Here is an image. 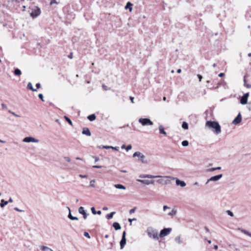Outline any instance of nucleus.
<instances>
[{
  "label": "nucleus",
  "mask_w": 251,
  "mask_h": 251,
  "mask_svg": "<svg viewBox=\"0 0 251 251\" xmlns=\"http://www.w3.org/2000/svg\"><path fill=\"white\" fill-rule=\"evenodd\" d=\"M206 126L210 128L214 129L215 130L214 133L216 134H219L221 132V126L217 122L212 121H207Z\"/></svg>",
  "instance_id": "nucleus-1"
},
{
  "label": "nucleus",
  "mask_w": 251,
  "mask_h": 251,
  "mask_svg": "<svg viewBox=\"0 0 251 251\" xmlns=\"http://www.w3.org/2000/svg\"><path fill=\"white\" fill-rule=\"evenodd\" d=\"M146 232L150 238L155 240H158V231L156 229L151 226H149L147 228Z\"/></svg>",
  "instance_id": "nucleus-2"
},
{
  "label": "nucleus",
  "mask_w": 251,
  "mask_h": 251,
  "mask_svg": "<svg viewBox=\"0 0 251 251\" xmlns=\"http://www.w3.org/2000/svg\"><path fill=\"white\" fill-rule=\"evenodd\" d=\"M138 121L143 126L153 125V122L149 118H140Z\"/></svg>",
  "instance_id": "nucleus-3"
},
{
  "label": "nucleus",
  "mask_w": 251,
  "mask_h": 251,
  "mask_svg": "<svg viewBox=\"0 0 251 251\" xmlns=\"http://www.w3.org/2000/svg\"><path fill=\"white\" fill-rule=\"evenodd\" d=\"M133 157H137L139 161L143 163H147V161L145 160V156L141 152L139 151L135 152L133 154Z\"/></svg>",
  "instance_id": "nucleus-4"
},
{
  "label": "nucleus",
  "mask_w": 251,
  "mask_h": 251,
  "mask_svg": "<svg viewBox=\"0 0 251 251\" xmlns=\"http://www.w3.org/2000/svg\"><path fill=\"white\" fill-rule=\"evenodd\" d=\"M41 13L40 9L37 6H35L34 9H32L31 12L30 13V16L33 18H35L38 16Z\"/></svg>",
  "instance_id": "nucleus-5"
},
{
  "label": "nucleus",
  "mask_w": 251,
  "mask_h": 251,
  "mask_svg": "<svg viewBox=\"0 0 251 251\" xmlns=\"http://www.w3.org/2000/svg\"><path fill=\"white\" fill-rule=\"evenodd\" d=\"M172 230L171 228H165L161 230L159 235L160 238H162L169 234Z\"/></svg>",
  "instance_id": "nucleus-6"
},
{
  "label": "nucleus",
  "mask_w": 251,
  "mask_h": 251,
  "mask_svg": "<svg viewBox=\"0 0 251 251\" xmlns=\"http://www.w3.org/2000/svg\"><path fill=\"white\" fill-rule=\"evenodd\" d=\"M23 141L24 142H26V143H30V142L38 143L39 141L38 139H37L33 137L29 136V137H26L25 138L23 139Z\"/></svg>",
  "instance_id": "nucleus-7"
},
{
  "label": "nucleus",
  "mask_w": 251,
  "mask_h": 251,
  "mask_svg": "<svg viewBox=\"0 0 251 251\" xmlns=\"http://www.w3.org/2000/svg\"><path fill=\"white\" fill-rule=\"evenodd\" d=\"M126 232L125 231H124L123 232L122 239H121V240L120 241V248L121 249H123L124 248L125 245L126 244Z\"/></svg>",
  "instance_id": "nucleus-8"
},
{
  "label": "nucleus",
  "mask_w": 251,
  "mask_h": 251,
  "mask_svg": "<svg viewBox=\"0 0 251 251\" xmlns=\"http://www.w3.org/2000/svg\"><path fill=\"white\" fill-rule=\"evenodd\" d=\"M136 181L147 185H149L150 184H153L154 183V180H153L137 179Z\"/></svg>",
  "instance_id": "nucleus-9"
},
{
  "label": "nucleus",
  "mask_w": 251,
  "mask_h": 251,
  "mask_svg": "<svg viewBox=\"0 0 251 251\" xmlns=\"http://www.w3.org/2000/svg\"><path fill=\"white\" fill-rule=\"evenodd\" d=\"M78 211L79 214H82L83 215V218L85 220L87 219L88 216L89 214L86 213V211L84 209V208L82 206L79 207Z\"/></svg>",
  "instance_id": "nucleus-10"
},
{
  "label": "nucleus",
  "mask_w": 251,
  "mask_h": 251,
  "mask_svg": "<svg viewBox=\"0 0 251 251\" xmlns=\"http://www.w3.org/2000/svg\"><path fill=\"white\" fill-rule=\"evenodd\" d=\"M249 96V93H247L241 97V99L240 100V103L243 104L245 105L248 102V99Z\"/></svg>",
  "instance_id": "nucleus-11"
},
{
  "label": "nucleus",
  "mask_w": 251,
  "mask_h": 251,
  "mask_svg": "<svg viewBox=\"0 0 251 251\" xmlns=\"http://www.w3.org/2000/svg\"><path fill=\"white\" fill-rule=\"evenodd\" d=\"M222 176V174H220L215 176H212L207 180L206 184H207L209 181H217L221 178Z\"/></svg>",
  "instance_id": "nucleus-12"
},
{
  "label": "nucleus",
  "mask_w": 251,
  "mask_h": 251,
  "mask_svg": "<svg viewBox=\"0 0 251 251\" xmlns=\"http://www.w3.org/2000/svg\"><path fill=\"white\" fill-rule=\"evenodd\" d=\"M242 121V116L240 113H239L237 117L232 121L233 125H237L239 124Z\"/></svg>",
  "instance_id": "nucleus-13"
},
{
  "label": "nucleus",
  "mask_w": 251,
  "mask_h": 251,
  "mask_svg": "<svg viewBox=\"0 0 251 251\" xmlns=\"http://www.w3.org/2000/svg\"><path fill=\"white\" fill-rule=\"evenodd\" d=\"M160 176H152L151 175H140L139 177L141 178H155L158 177H161Z\"/></svg>",
  "instance_id": "nucleus-14"
},
{
  "label": "nucleus",
  "mask_w": 251,
  "mask_h": 251,
  "mask_svg": "<svg viewBox=\"0 0 251 251\" xmlns=\"http://www.w3.org/2000/svg\"><path fill=\"white\" fill-rule=\"evenodd\" d=\"M176 185H179L182 187H184L186 185V184L184 181L180 180L178 179H176Z\"/></svg>",
  "instance_id": "nucleus-15"
},
{
  "label": "nucleus",
  "mask_w": 251,
  "mask_h": 251,
  "mask_svg": "<svg viewBox=\"0 0 251 251\" xmlns=\"http://www.w3.org/2000/svg\"><path fill=\"white\" fill-rule=\"evenodd\" d=\"M67 210L69 211V214L68 217L71 219V220H78V218L76 217L73 216L71 212L70 208L69 207H67Z\"/></svg>",
  "instance_id": "nucleus-16"
},
{
  "label": "nucleus",
  "mask_w": 251,
  "mask_h": 251,
  "mask_svg": "<svg viewBox=\"0 0 251 251\" xmlns=\"http://www.w3.org/2000/svg\"><path fill=\"white\" fill-rule=\"evenodd\" d=\"M82 134L86 135L87 136H90L91 135V133L89 130V129L88 128H84L83 129Z\"/></svg>",
  "instance_id": "nucleus-17"
},
{
  "label": "nucleus",
  "mask_w": 251,
  "mask_h": 251,
  "mask_svg": "<svg viewBox=\"0 0 251 251\" xmlns=\"http://www.w3.org/2000/svg\"><path fill=\"white\" fill-rule=\"evenodd\" d=\"M237 230L240 231L245 234L251 237V233L249 232L247 230L241 228H238Z\"/></svg>",
  "instance_id": "nucleus-18"
},
{
  "label": "nucleus",
  "mask_w": 251,
  "mask_h": 251,
  "mask_svg": "<svg viewBox=\"0 0 251 251\" xmlns=\"http://www.w3.org/2000/svg\"><path fill=\"white\" fill-rule=\"evenodd\" d=\"M158 129H159L160 134H164V135H166L167 134V133L164 130V127H163V126L162 125H160L158 127Z\"/></svg>",
  "instance_id": "nucleus-19"
},
{
  "label": "nucleus",
  "mask_w": 251,
  "mask_h": 251,
  "mask_svg": "<svg viewBox=\"0 0 251 251\" xmlns=\"http://www.w3.org/2000/svg\"><path fill=\"white\" fill-rule=\"evenodd\" d=\"M113 226L116 230H119L121 228L120 225L117 222H114L113 224Z\"/></svg>",
  "instance_id": "nucleus-20"
},
{
  "label": "nucleus",
  "mask_w": 251,
  "mask_h": 251,
  "mask_svg": "<svg viewBox=\"0 0 251 251\" xmlns=\"http://www.w3.org/2000/svg\"><path fill=\"white\" fill-rule=\"evenodd\" d=\"M132 4L131 3H130V2H127L125 6V9H129V11H131L132 9Z\"/></svg>",
  "instance_id": "nucleus-21"
},
{
  "label": "nucleus",
  "mask_w": 251,
  "mask_h": 251,
  "mask_svg": "<svg viewBox=\"0 0 251 251\" xmlns=\"http://www.w3.org/2000/svg\"><path fill=\"white\" fill-rule=\"evenodd\" d=\"M8 203V201H5L3 199L1 200L0 202V206L1 208L4 207L5 205H7Z\"/></svg>",
  "instance_id": "nucleus-22"
},
{
  "label": "nucleus",
  "mask_w": 251,
  "mask_h": 251,
  "mask_svg": "<svg viewBox=\"0 0 251 251\" xmlns=\"http://www.w3.org/2000/svg\"><path fill=\"white\" fill-rule=\"evenodd\" d=\"M114 187L117 189H123L125 190L126 189V187L122 184H115Z\"/></svg>",
  "instance_id": "nucleus-23"
},
{
  "label": "nucleus",
  "mask_w": 251,
  "mask_h": 251,
  "mask_svg": "<svg viewBox=\"0 0 251 251\" xmlns=\"http://www.w3.org/2000/svg\"><path fill=\"white\" fill-rule=\"evenodd\" d=\"M175 241L178 244H181L183 243V241L181 240V237L180 236L176 237Z\"/></svg>",
  "instance_id": "nucleus-24"
},
{
  "label": "nucleus",
  "mask_w": 251,
  "mask_h": 251,
  "mask_svg": "<svg viewBox=\"0 0 251 251\" xmlns=\"http://www.w3.org/2000/svg\"><path fill=\"white\" fill-rule=\"evenodd\" d=\"M27 88L32 91H37V90L33 87L31 82H28L27 85Z\"/></svg>",
  "instance_id": "nucleus-25"
},
{
  "label": "nucleus",
  "mask_w": 251,
  "mask_h": 251,
  "mask_svg": "<svg viewBox=\"0 0 251 251\" xmlns=\"http://www.w3.org/2000/svg\"><path fill=\"white\" fill-rule=\"evenodd\" d=\"M41 250L42 251H53L52 249H51L50 248L48 247H46V246H42L40 248Z\"/></svg>",
  "instance_id": "nucleus-26"
},
{
  "label": "nucleus",
  "mask_w": 251,
  "mask_h": 251,
  "mask_svg": "<svg viewBox=\"0 0 251 251\" xmlns=\"http://www.w3.org/2000/svg\"><path fill=\"white\" fill-rule=\"evenodd\" d=\"M88 119L90 121H93L96 119V116L95 114H91L87 117Z\"/></svg>",
  "instance_id": "nucleus-27"
},
{
  "label": "nucleus",
  "mask_w": 251,
  "mask_h": 251,
  "mask_svg": "<svg viewBox=\"0 0 251 251\" xmlns=\"http://www.w3.org/2000/svg\"><path fill=\"white\" fill-rule=\"evenodd\" d=\"M115 214V212H111L110 214H108L107 215H106V218L108 219V220H110L111 219H112L114 216V215Z\"/></svg>",
  "instance_id": "nucleus-28"
},
{
  "label": "nucleus",
  "mask_w": 251,
  "mask_h": 251,
  "mask_svg": "<svg viewBox=\"0 0 251 251\" xmlns=\"http://www.w3.org/2000/svg\"><path fill=\"white\" fill-rule=\"evenodd\" d=\"M176 210L175 209H172V210L171 212H169L168 213V214L170 216H174L176 214Z\"/></svg>",
  "instance_id": "nucleus-29"
},
{
  "label": "nucleus",
  "mask_w": 251,
  "mask_h": 251,
  "mask_svg": "<svg viewBox=\"0 0 251 251\" xmlns=\"http://www.w3.org/2000/svg\"><path fill=\"white\" fill-rule=\"evenodd\" d=\"M182 127L184 129H188V125L186 122H183L182 125Z\"/></svg>",
  "instance_id": "nucleus-30"
},
{
  "label": "nucleus",
  "mask_w": 251,
  "mask_h": 251,
  "mask_svg": "<svg viewBox=\"0 0 251 251\" xmlns=\"http://www.w3.org/2000/svg\"><path fill=\"white\" fill-rule=\"evenodd\" d=\"M14 74L16 75H21V71L19 69H16L14 70Z\"/></svg>",
  "instance_id": "nucleus-31"
},
{
  "label": "nucleus",
  "mask_w": 251,
  "mask_h": 251,
  "mask_svg": "<svg viewBox=\"0 0 251 251\" xmlns=\"http://www.w3.org/2000/svg\"><path fill=\"white\" fill-rule=\"evenodd\" d=\"M181 145L182 146H183V147H187L189 145V142L187 140H184V141H183L182 142H181Z\"/></svg>",
  "instance_id": "nucleus-32"
},
{
  "label": "nucleus",
  "mask_w": 251,
  "mask_h": 251,
  "mask_svg": "<svg viewBox=\"0 0 251 251\" xmlns=\"http://www.w3.org/2000/svg\"><path fill=\"white\" fill-rule=\"evenodd\" d=\"M64 118L69 123V124L71 126H73V123H72V121L68 117L65 116Z\"/></svg>",
  "instance_id": "nucleus-33"
},
{
  "label": "nucleus",
  "mask_w": 251,
  "mask_h": 251,
  "mask_svg": "<svg viewBox=\"0 0 251 251\" xmlns=\"http://www.w3.org/2000/svg\"><path fill=\"white\" fill-rule=\"evenodd\" d=\"M95 182V179H93L92 180L90 181V186L92 187H95V185H94V183Z\"/></svg>",
  "instance_id": "nucleus-34"
},
{
  "label": "nucleus",
  "mask_w": 251,
  "mask_h": 251,
  "mask_svg": "<svg viewBox=\"0 0 251 251\" xmlns=\"http://www.w3.org/2000/svg\"><path fill=\"white\" fill-rule=\"evenodd\" d=\"M226 213H227V214L229 216H230L231 217H233L234 216V214L232 212H231V211L230 210H227L226 211Z\"/></svg>",
  "instance_id": "nucleus-35"
},
{
  "label": "nucleus",
  "mask_w": 251,
  "mask_h": 251,
  "mask_svg": "<svg viewBox=\"0 0 251 251\" xmlns=\"http://www.w3.org/2000/svg\"><path fill=\"white\" fill-rule=\"evenodd\" d=\"M91 211H92V213L94 215H96V214H97V213H96V210H95V207H91Z\"/></svg>",
  "instance_id": "nucleus-36"
},
{
  "label": "nucleus",
  "mask_w": 251,
  "mask_h": 251,
  "mask_svg": "<svg viewBox=\"0 0 251 251\" xmlns=\"http://www.w3.org/2000/svg\"><path fill=\"white\" fill-rule=\"evenodd\" d=\"M102 148L105 149H113V147L109 146H102Z\"/></svg>",
  "instance_id": "nucleus-37"
},
{
  "label": "nucleus",
  "mask_w": 251,
  "mask_h": 251,
  "mask_svg": "<svg viewBox=\"0 0 251 251\" xmlns=\"http://www.w3.org/2000/svg\"><path fill=\"white\" fill-rule=\"evenodd\" d=\"M84 236H85L86 237L90 239V236L89 235V234L87 232H85L84 233Z\"/></svg>",
  "instance_id": "nucleus-38"
},
{
  "label": "nucleus",
  "mask_w": 251,
  "mask_h": 251,
  "mask_svg": "<svg viewBox=\"0 0 251 251\" xmlns=\"http://www.w3.org/2000/svg\"><path fill=\"white\" fill-rule=\"evenodd\" d=\"M9 112L10 113L12 114L13 115H14V116H15V117H20L18 115H17V114H15V113H14L13 112H12V111H10H10H9Z\"/></svg>",
  "instance_id": "nucleus-39"
},
{
  "label": "nucleus",
  "mask_w": 251,
  "mask_h": 251,
  "mask_svg": "<svg viewBox=\"0 0 251 251\" xmlns=\"http://www.w3.org/2000/svg\"><path fill=\"white\" fill-rule=\"evenodd\" d=\"M131 148H132V146H131V145H128V146L126 147V151H128L129 150H131Z\"/></svg>",
  "instance_id": "nucleus-40"
},
{
  "label": "nucleus",
  "mask_w": 251,
  "mask_h": 251,
  "mask_svg": "<svg viewBox=\"0 0 251 251\" xmlns=\"http://www.w3.org/2000/svg\"><path fill=\"white\" fill-rule=\"evenodd\" d=\"M215 170H216V168H211L207 170L208 172H212Z\"/></svg>",
  "instance_id": "nucleus-41"
},
{
  "label": "nucleus",
  "mask_w": 251,
  "mask_h": 251,
  "mask_svg": "<svg viewBox=\"0 0 251 251\" xmlns=\"http://www.w3.org/2000/svg\"><path fill=\"white\" fill-rule=\"evenodd\" d=\"M38 97L43 101H44L43 99V95L42 94H39Z\"/></svg>",
  "instance_id": "nucleus-42"
},
{
  "label": "nucleus",
  "mask_w": 251,
  "mask_h": 251,
  "mask_svg": "<svg viewBox=\"0 0 251 251\" xmlns=\"http://www.w3.org/2000/svg\"><path fill=\"white\" fill-rule=\"evenodd\" d=\"M165 177H168V178H171L172 180H176V179H177V178H176V177H173V176H165Z\"/></svg>",
  "instance_id": "nucleus-43"
},
{
  "label": "nucleus",
  "mask_w": 251,
  "mask_h": 251,
  "mask_svg": "<svg viewBox=\"0 0 251 251\" xmlns=\"http://www.w3.org/2000/svg\"><path fill=\"white\" fill-rule=\"evenodd\" d=\"M64 159L68 162H70L71 161V159L69 157H65Z\"/></svg>",
  "instance_id": "nucleus-44"
},
{
  "label": "nucleus",
  "mask_w": 251,
  "mask_h": 251,
  "mask_svg": "<svg viewBox=\"0 0 251 251\" xmlns=\"http://www.w3.org/2000/svg\"><path fill=\"white\" fill-rule=\"evenodd\" d=\"M14 209L15 210H16V211H18V212H24V211H23V210H20V209H19L18 208H17V207H15V208H14Z\"/></svg>",
  "instance_id": "nucleus-45"
},
{
  "label": "nucleus",
  "mask_w": 251,
  "mask_h": 251,
  "mask_svg": "<svg viewBox=\"0 0 251 251\" xmlns=\"http://www.w3.org/2000/svg\"><path fill=\"white\" fill-rule=\"evenodd\" d=\"M135 208L130 209L129 210V213L130 214L133 213L135 212Z\"/></svg>",
  "instance_id": "nucleus-46"
},
{
  "label": "nucleus",
  "mask_w": 251,
  "mask_h": 251,
  "mask_svg": "<svg viewBox=\"0 0 251 251\" xmlns=\"http://www.w3.org/2000/svg\"><path fill=\"white\" fill-rule=\"evenodd\" d=\"M93 157L95 159V162L99 160V158L97 156H93Z\"/></svg>",
  "instance_id": "nucleus-47"
},
{
  "label": "nucleus",
  "mask_w": 251,
  "mask_h": 251,
  "mask_svg": "<svg viewBox=\"0 0 251 251\" xmlns=\"http://www.w3.org/2000/svg\"><path fill=\"white\" fill-rule=\"evenodd\" d=\"M248 109L249 111H251V101L249 103Z\"/></svg>",
  "instance_id": "nucleus-48"
},
{
  "label": "nucleus",
  "mask_w": 251,
  "mask_h": 251,
  "mask_svg": "<svg viewBox=\"0 0 251 251\" xmlns=\"http://www.w3.org/2000/svg\"><path fill=\"white\" fill-rule=\"evenodd\" d=\"M94 168H101L102 167L101 166H99V165H94L93 166Z\"/></svg>",
  "instance_id": "nucleus-49"
},
{
  "label": "nucleus",
  "mask_w": 251,
  "mask_h": 251,
  "mask_svg": "<svg viewBox=\"0 0 251 251\" xmlns=\"http://www.w3.org/2000/svg\"><path fill=\"white\" fill-rule=\"evenodd\" d=\"M79 176L81 178H87V176H86V175H81V174L79 175Z\"/></svg>",
  "instance_id": "nucleus-50"
},
{
  "label": "nucleus",
  "mask_w": 251,
  "mask_h": 251,
  "mask_svg": "<svg viewBox=\"0 0 251 251\" xmlns=\"http://www.w3.org/2000/svg\"><path fill=\"white\" fill-rule=\"evenodd\" d=\"M197 76L199 79V81H201L202 78V76L200 75H198Z\"/></svg>",
  "instance_id": "nucleus-51"
},
{
  "label": "nucleus",
  "mask_w": 251,
  "mask_h": 251,
  "mask_svg": "<svg viewBox=\"0 0 251 251\" xmlns=\"http://www.w3.org/2000/svg\"><path fill=\"white\" fill-rule=\"evenodd\" d=\"M163 208V210H164V211H165L167 209H169V208H169L168 206H167V205H164Z\"/></svg>",
  "instance_id": "nucleus-52"
},
{
  "label": "nucleus",
  "mask_w": 251,
  "mask_h": 251,
  "mask_svg": "<svg viewBox=\"0 0 251 251\" xmlns=\"http://www.w3.org/2000/svg\"><path fill=\"white\" fill-rule=\"evenodd\" d=\"M102 88H103V89L104 90H108V88H107V86H106V85H105L104 84L102 85Z\"/></svg>",
  "instance_id": "nucleus-53"
},
{
  "label": "nucleus",
  "mask_w": 251,
  "mask_h": 251,
  "mask_svg": "<svg viewBox=\"0 0 251 251\" xmlns=\"http://www.w3.org/2000/svg\"><path fill=\"white\" fill-rule=\"evenodd\" d=\"M119 147H113V150H116V151H119Z\"/></svg>",
  "instance_id": "nucleus-54"
},
{
  "label": "nucleus",
  "mask_w": 251,
  "mask_h": 251,
  "mask_svg": "<svg viewBox=\"0 0 251 251\" xmlns=\"http://www.w3.org/2000/svg\"><path fill=\"white\" fill-rule=\"evenodd\" d=\"M224 75H225V74H224V73H220V74L218 75V76H219V77H222V76H224Z\"/></svg>",
  "instance_id": "nucleus-55"
},
{
  "label": "nucleus",
  "mask_w": 251,
  "mask_h": 251,
  "mask_svg": "<svg viewBox=\"0 0 251 251\" xmlns=\"http://www.w3.org/2000/svg\"><path fill=\"white\" fill-rule=\"evenodd\" d=\"M130 99L132 103H134V98L133 97H130Z\"/></svg>",
  "instance_id": "nucleus-56"
},
{
  "label": "nucleus",
  "mask_w": 251,
  "mask_h": 251,
  "mask_svg": "<svg viewBox=\"0 0 251 251\" xmlns=\"http://www.w3.org/2000/svg\"><path fill=\"white\" fill-rule=\"evenodd\" d=\"M135 220H136V219H135V218H134V219H128V221L130 222V225L131 224V222H132V221H135Z\"/></svg>",
  "instance_id": "nucleus-57"
},
{
  "label": "nucleus",
  "mask_w": 251,
  "mask_h": 251,
  "mask_svg": "<svg viewBox=\"0 0 251 251\" xmlns=\"http://www.w3.org/2000/svg\"><path fill=\"white\" fill-rule=\"evenodd\" d=\"M36 86L37 88H40L41 87V85L40 83H37L36 84Z\"/></svg>",
  "instance_id": "nucleus-58"
},
{
  "label": "nucleus",
  "mask_w": 251,
  "mask_h": 251,
  "mask_svg": "<svg viewBox=\"0 0 251 251\" xmlns=\"http://www.w3.org/2000/svg\"><path fill=\"white\" fill-rule=\"evenodd\" d=\"M7 201H8V202H13V200L11 198H10L9 200Z\"/></svg>",
  "instance_id": "nucleus-59"
},
{
  "label": "nucleus",
  "mask_w": 251,
  "mask_h": 251,
  "mask_svg": "<svg viewBox=\"0 0 251 251\" xmlns=\"http://www.w3.org/2000/svg\"><path fill=\"white\" fill-rule=\"evenodd\" d=\"M1 106H2V107L3 108H6V105L4 104H3V103L1 104Z\"/></svg>",
  "instance_id": "nucleus-60"
},
{
  "label": "nucleus",
  "mask_w": 251,
  "mask_h": 251,
  "mask_svg": "<svg viewBox=\"0 0 251 251\" xmlns=\"http://www.w3.org/2000/svg\"><path fill=\"white\" fill-rule=\"evenodd\" d=\"M96 213H97V214H99V215H100V214H101V211H100V210H99V211H96Z\"/></svg>",
  "instance_id": "nucleus-61"
},
{
  "label": "nucleus",
  "mask_w": 251,
  "mask_h": 251,
  "mask_svg": "<svg viewBox=\"0 0 251 251\" xmlns=\"http://www.w3.org/2000/svg\"><path fill=\"white\" fill-rule=\"evenodd\" d=\"M53 3H56L55 0H51V1H50V4H52Z\"/></svg>",
  "instance_id": "nucleus-62"
},
{
  "label": "nucleus",
  "mask_w": 251,
  "mask_h": 251,
  "mask_svg": "<svg viewBox=\"0 0 251 251\" xmlns=\"http://www.w3.org/2000/svg\"><path fill=\"white\" fill-rule=\"evenodd\" d=\"M218 246L217 245H215V246H214V249L215 250H217V249H218Z\"/></svg>",
  "instance_id": "nucleus-63"
},
{
  "label": "nucleus",
  "mask_w": 251,
  "mask_h": 251,
  "mask_svg": "<svg viewBox=\"0 0 251 251\" xmlns=\"http://www.w3.org/2000/svg\"><path fill=\"white\" fill-rule=\"evenodd\" d=\"M68 57H69L70 58L72 59V58H73L72 53H71V54H70V55H69L68 56Z\"/></svg>",
  "instance_id": "nucleus-64"
}]
</instances>
